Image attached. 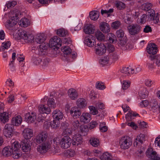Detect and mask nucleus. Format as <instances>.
Here are the masks:
<instances>
[{
    "mask_svg": "<svg viewBox=\"0 0 160 160\" xmlns=\"http://www.w3.org/2000/svg\"><path fill=\"white\" fill-rule=\"evenodd\" d=\"M46 37L44 34H39L37 35L35 41L37 43L41 44L39 48L35 51L36 54L39 56H43L47 54L48 43L45 42Z\"/></svg>",
    "mask_w": 160,
    "mask_h": 160,
    "instance_id": "nucleus-1",
    "label": "nucleus"
},
{
    "mask_svg": "<svg viewBox=\"0 0 160 160\" xmlns=\"http://www.w3.org/2000/svg\"><path fill=\"white\" fill-rule=\"evenodd\" d=\"M15 12L12 11L10 12L9 19L7 20L5 24L6 27L8 29L11 30L13 27L18 22V14L15 13Z\"/></svg>",
    "mask_w": 160,
    "mask_h": 160,
    "instance_id": "nucleus-2",
    "label": "nucleus"
},
{
    "mask_svg": "<svg viewBox=\"0 0 160 160\" xmlns=\"http://www.w3.org/2000/svg\"><path fill=\"white\" fill-rule=\"evenodd\" d=\"M14 38L17 39H23L26 42H31L34 39L32 35L28 34L25 31L18 30L13 34Z\"/></svg>",
    "mask_w": 160,
    "mask_h": 160,
    "instance_id": "nucleus-3",
    "label": "nucleus"
},
{
    "mask_svg": "<svg viewBox=\"0 0 160 160\" xmlns=\"http://www.w3.org/2000/svg\"><path fill=\"white\" fill-rule=\"evenodd\" d=\"M119 143L120 148L122 149H128L132 145L131 139L129 136L123 137L120 140Z\"/></svg>",
    "mask_w": 160,
    "mask_h": 160,
    "instance_id": "nucleus-4",
    "label": "nucleus"
},
{
    "mask_svg": "<svg viewBox=\"0 0 160 160\" xmlns=\"http://www.w3.org/2000/svg\"><path fill=\"white\" fill-rule=\"evenodd\" d=\"M41 143L37 148L38 151L41 153H46L51 148V142L48 140Z\"/></svg>",
    "mask_w": 160,
    "mask_h": 160,
    "instance_id": "nucleus-5",
    "label": "nucleus"
},
{
    "mask_svg": "<svg viewBox=\"0 0 160 160\" xmlns=\"http://www.w3.org/2000/svg\"><path fill=\"white\" fill-rule=\"evenodd\" d=\"M127 28L129 32L131 35H135L141 31L142 27L137 24H132L129 25Z\"/></svg>",
    "mask_w": 160,
    "mask_h": 160,
    "instance_id": "nucleus-6",
    "label": "nucleus"
},
{
    "mask_svg": "<svg viewBox=\"0 0 160 160\" xmlns=\"http://www.w3.org/2000/svg\"><path fill=\"white\" fill-rule=\"evenodd\" d=\"M84 32L86 34L84 40V43L87 46L90 47V24H86L84 27Z\"/></svg>",
    "mask_w": 160,
    "mask_h": 160,
    "instance_id": "nucleus-7",
    "label": "nucleus"
},
{
    "mask_svg": "<svg viewBox=\"0 0 160 160\" xmlns=\"http://www.w3.org/2000/svg\"><path fill=\"white\" fill-rule=\"evenodd\" d=\"M12 157L15 159H18L21 156V153L19 151L20 145L18 142L15 141L12 144Z\"/></svg>",
    "mask_w": 160,
    "mask_h": 160,
    "instance_id": "nucleus-8",
    "label": "nucleus"
},
{
    "mask_svg": "<svg viewBox=\"0 0 160 160\" xmlns=\"http://www.w3.org/2000/svg\"><path fill=\"white\" fill-rule=\"evenodd\" d=\"M122 107L123 109V111L126 112L127 111L129 112L126 115V118L127 121H131L133 117L138 115V114H135V113L132 112H129L130 108L126 104L122 106Z\"/></svg>",
    "mask_w": 160,
    "mask_h": 160,
    "instance_id": "nucleus-9",
    "label": "nucleus"
},
{
    "mask_svg": "<svg viewBox=\"0 0 160 160\" xmlns=\"http://www.w3.org/2000/svg\"><path fill=\"white\" fill-rule=\"evenodd\" d=\"M72 143V139L69 136H65L61 139L60 143L61 147L64 149L69 148Z\"/></svg>",
    "mask_w": 160,
    "mask_h": 160,
    "instance_id": "nucleus-10",
    "label": "nucleus"
},
{
    "mask_svg": "<svg viewBox=\"0 0 160 160\" xmlns=\"http://www.w3.org/2000/svg\"><path fill=\"white\" fill-rule=\"evenodd\" d=\"M13 125L12 124H7L4 127L3 133L7 137L10 138L14 131Z\"/></svg>",
    "mask_w": 160,
    "mask_h": 160,
    "instance_id": "nucleus-11",
    "label": "nucleus"
},
{
    "mask_svg": "<svg viewBox=\"0 0 160 160\" xmlns=\"http://www.w3.org/2000/svg\"><path fill=\"white\" fill-rule=\"evenodd\" d=\"M146 155L151 160H160V157L156 152L153 151L152 148H148L146 152Z\"/></svg>",
    "mask_w": 160,
    "mask_h": 160,
    "instance_id": "nucleus-12",
    "label": "nucleus"
},
{
    "mask_svg": "<svg viewBox=\"0 0 160 160\" xmlns=\"http://www.w3.org/2000/svg\"><path fill=\"white\" fill-rule=\"evenodd\" d=\"M49 45V47L58 48L61 45V40L58 37L54 36L50 40Z\"/></svg>",
    "mask_w": 160,
    "mask_h": 160,
    "instance_id": "nucleus-13",
    "label": "nucleus"
},
{
    "mask_svg": "<svg viewBox=\"0 0 160 160\" xmlns=\"http://www.w3.org/2000/svg\"><path fill=\"white\" fill-rule=\"evenodd\" d=\"M37 115L35 112H28L25 116V120L28 123H31L34 122L36 120Z\"/></svg>",
    "mask_w": 160,
    "mask_h": 160,
    "instance_id": "nucleus-14",
    "label": "nucleus"
},
{
    "mask_svg": "<svg viewBox=\"0 0 160 160\" xmlns=\"http://www.w3.org/2000/svg\"><path fill=\"white\" fill-rule=\"evenodd\" d=\"M157 47L154 43L149 44L147 48V50L148 52L150 54V56L154 55L158 51Z\"/></svg>",
    "mask_w": 160,
    "mask_h": 160,
    "instance_id": "nucleus-15",
    "label": "nucleus"
},
{
    "mask_svg": "<svg viewBox=\"0 0 160 160\" xmlns=\"http://www.w3.org/2000/svg\"><path fill=\"white\" fill-rule=\"evenodd\" d=\"M48 134L45 132H42L38 134L36 137V142L41 143L47 140Z\"/></svg>",
    "mask_w": 160,
    "mask_h": 160,
    "instance_id": "nucleus-16",
    "label": "nucleus"
},
{
    "mask_svg": "<svg viewBox=\"0 0 160 160\" xmlns=\"http://www.w3.org/2000/svg\"><path fill=\"white\" fill-rule=\"evenodd\" d=\"M100 29L103 33H108L110 32V27L109 24L105 22H101L99 25Z\"/></svg>",
    "mask_w": 160,
    "mask_h": 160,
    "instance_id": "nucleus-17",
    "label": "nucleus"
},
{
    "mask_svg": "<svg viewBox=\"0 0 160 160\" xmlns=\"http://www.w3.org/2000/svg\"><path fill=\"white\" fill-rule=\"evenodd\" d=\"M72 140V144L73 145L78 146L82 142V138L80 134H77L73 136Z\"/></svg>",
    "mask_w": 160,
    "mask_h": 160,
    "instance_id": "nucleus-18",
    "label": "nucleus"
},
{
    "mask_svg": "<svg viewBox=\"0 0 160 160\" xmlns=\"http://www.w3.org/2000/svg\"><path fill=\"white\" fill-rule=\"evenodd\" d=\"M70 113L72 117L76 118H79L81 113L80 110L76 107L72 108Z\"/></svg>",
    "mask_w": 160,
    "mask_h": 160,
    "instance_id": "nucleus-19",
    "label": "nucleus"
},
{
    "mask_svg": "<svg viewBox=\"0 0 160 160\" xmlns=\"http://www.w3.org/2000/svg\"><path fill=\"white\" fill-rule=\"evenodd\" d=\"M98 46V48L96 49L95 52L99 55H102L106 52V47L103 43H101Z\"/></svg>",
    "mask_w": 160,
    "mask_h": 160,
    "instance_id": "nucleus-20",
    "label": "nucleus"
},
{
    "mask_svg": "<svg viewBox=\"0 0 160 160\" xmlns=\"http://www.w3.org/2000/svg\"><path fill=\"white\" fill-rule=\"evenodd\" d=\"M149 15L148 16V19L149 21L153 20L156 23H158L159 21V18L157 14L155 16V12L153 10H150L149 12Z\"/></svg>",
    "mask_w": 160,
    "mask_h": 160,
    "instance_id": "nucleus-21",
    "label": "nucleus"
},
{
    "mask_svg": "<svg viewBox=\"0 0 160 160\" xmlns=\"http://www.w3.org/2000/svg\"><path fill=\"white\" fill-rule=\"evenodd\" d=\"M52 116L54 119L59 121L62 119L63 114L60 110L56 109L54 110L52 113Z\"/></svg>",
    "mask_w": 160,
    "mask_h": 160,
    "instance_id": "nucleus-22",
    "label": "nucleus"
},
{
    "mask_svg": "<svg viewBox=\"0 0 160 160\" xmlns=\"http://www.w3.org/2000/svg\"><path fill=\"white\" fill-rule=\"evenodd\" d=\"M23 134L25 139H29L33 136V131L29 128H25L23 130Z\"/></svg>",
    "mask_w": 160,
    "mask_h": 160,
    "instance_id": "nucleus-23",
    "label": "nucleus"
},
{
    "mask_svg": "<svg viewBox=\"0 0 160 160\" xmlns=\"http://www.w3.org/2000/svg\"><path fill=\"white\" fill-rule=\"evenodd\" d=\"M87 101L83 98H79L77 101L76 104L78 107L80 109L85 108L87 105Z\"/></svg>",
    "mask_w": 160,
    "mask_h": 160,
    "instance_id": "nucleus-24",
    "label": "nucleus"
},
{
    "mask_svg": "<svg viewBox=\"0 0 160 160\" xmlns=\"http://www.w3.org/2000/svg\"><path fill=\"white\" fill-rule=\"evenodd\" d=\"M90 114L87 112H83L80 117V121L84 123H87L90 121Z\"/></svg>",
    "mask_w": 160,
    "mask_h": 160,
    "instance_id": "nucleus-25",
    "label": "nucleus"
},
{
    "mask_svg": "<svg viewBox=\"0 0 160 160\" xmlns=\"http://www.w3.org/2000/svg\"><path fill=\"white\" fill-rule=\"evenodd\" d=\"M12 144L11 146L6 147L2 151V155L5 157H8L12 155Z\"/></svg>",
    "mask_w": 160,
    "mask_h": 160,
    "instance_id": "nucleus-26",
    "label": "nucleus"
},
{
    "mask_svg": "<svg viewBox=\"0 0 160 160\" xmlns=\"http://www.w3.org/2000/svg\"><path fill=\"white\" fill-rule=\"evenodd\" d=\"M38 109L39 111L42 114H48L51 112L50 108L44 105H39L38 107Z\"/></svg>",
    "mask_w": 160,
    "mask_h": 160,
    "instance_id": "nucleus-27",
    "label": "nucleus"
},
{
    "mask_svg": "<svg viewBox=\"0 0 160 160\" xmlns=\"http://www.w3.org/2000/svg\"><path fill=\"white\" fill-rule=\"evenodd\" d=\"M10 117L8 113L6 112H1L0 114V120L4 123L8 122Z\"/></svg>",
    "mask_w": 160,
    "mask_h": 160,
    "instance_id": "nucleus-28",
    "label": "nucleus"
},
{
    "mask_svg": "<svg viewBox=\"0 0 160 160\" xmlns=\"http://www.w3.org/2000/svg\"><path fill=\"white\" fill-rule=\"evenodd\" d=\"M145 135L144 134L140 133L136 139V140L134 142V146H137L138 144H142L145 141Z\"/></svg>",
    "mask_w": 160,
    "mask_h": 160,
    "instance_id": "nucleus-29",
    "label": "nucleus"
},
{
    "mask_svg": "<svg viewBox=\"0 0 160 160\" xmlns=\"http://www.w3.org/2000/svg\"><path fill=\"white\" fill-rule=\"evenodd\" d=\"M68 94L69 97L72 100H75L78 97V93L76 90L72 88L68 90Z\"/></svg>",
    "mask_w": 160,
    "mask_h": 160,
    "instance_id": "nucleus-30",
    "label": "nucleus"
},
{
    "mask_svg": "<svg viewBox=\"0 0 160 160\" xmlns=\"http://www.w3.org/2000/svg\"><path fill=\"white\" fill-rule=\"evenodd\" d=\"M22 122V118L20 115L13 118L12 120V123L13 126H19L21 124Z\"/></svg>",
    "mask_w": 160,
    "mask_h": 160,
    "instance_id": "nucleus-31",
    "label": "nucleus"
},
{
    "mask_svg": "<svg viewBox=\"0 0 160 160\" xmlns=\"http://www.w3.org/2000/svg\"><path fill=\"white\" fill-rule=\"evenodd\" d=\"M16 54L15 52L12 53V60L10 62L9 64V69L12 72H14L16 70L15 67L14 65V61L16 59Z\"/></svg>",
    "mask_w": 160,
    "mask_h": 160,
    "instance_id": "nucleus-32",
    "label": "nucleus"
},
{
    "mask_svg": "<svg viewBox=\"0 0 160 160\" xmlns=\"http://www.w3.org/2000/svg\"><path fill=\"white\" fill-rule=\"evenodd\" d=\"M95 36L97 39L100 41H104L105 36L100 31H97L95 32Z\"/></svg>",
    "mask_w": 160,
    "mask_h": 160,
    "instance_id": "nucleus-33",
    "label": "nucleus"
},
{
    "mask_svg": "<svg viewBox=\"0 0 160 160\" xmlns=\"http://www.w3.org/2000/svg\"><path fill=\"white\" fill-rule=\"evenodd\" d=\"M21 147L22 151L24 152H28L30 148V146L29 142H22L21 145H20V147Z\"/></svg>",
    "mask_w": 160,
    "mask_h": 160,
    "instance_id": "nucleus-34",
    "label": "nucleus"
},
{
    "mask_svg": "<svg viewBox=\"0 0 160 160\" xmlns=\"http://www.w3.org/2000/svg\"><path fill=\"white\" fill-rule=\"evenodd\" d=\"M18 24L22 27H27L30 24L29 20L26 18H23L19 22Z\"/></svg>",
    "mask_w": 160,
    "mask_h": 160,
    "instance_id": "nucleus-35",
    "label": "nucleus"
},
{
    "mask_svg": "<svg viewBox=\"0 0 160 160\" xmlns=\"http://www.w3.org/2000/svg\"><path fill=\"white\" fill-rule=\"evenodd\" d=\"M149 58L154 60L155 65L158 67H160V55L149 56Z\"/></svg>",
    "mask_w": 160,
    "mask_h": 160,
    "instance_id": "nucleus-36",
    "label": "nucleus"
},
{
    "mask_svg": "<svg viewBox=\"0 0 160 160\" xmlns=\"http://www.w3.org/2000/svg\"><path fill=\"white\" fill-rule=\"evenodd\" d=\"M99 16V12L98 11H91V19L93 21L97 20Z\"/></svg>",
    "mask_w": 160,
    "mask_h": 160,
    "instance_id": "nucleus-37",
    "label": "nucleus"
},
{
    "mask_svg": "<svg viewBox=\"0 0 160 160\" xmlns=\"http://www.w3.org/2000/svg\"><path fill=\"white\" fill-rule=\"evenodd\" d=\"M139 97L141 98H146L148 95V91L146 88H143L141 89L139 92Z\"/></svg>",
    "mask_w": 160,
    "mask_h": 160,
    "instance_id": "nucleus-38",
    "label": "nucleus"
},
{
    "mask_svg": "<svg viewBox=\"0 0 160 160\" xmlns=\"http://www.w3.org/2000/svg\"><path fill=\"white\" fill-rule=\"evenodd\" d=\"M110 60V56H107L102 57L99 60V63L102 65H105L108 64Z\"/></svg>",
    "mask_w": 160,
    "mask_h": 160,
    "instance_id": "nucleus-39",
    "label": "nucleus"
},
{
    "mask_svg": "<svg viewBox=\"0 0 160 160\" xmlns=\"http://www.w3.org/2000/svg\"><path fill=\"white\" fill-rule=\"evenodd\" d=\"M47 105L50 108H54L56 106L54 99L52 98H49L47 102Z\"/></svg>",
    "mask_w": 160,
    "mask_h": 160,
    "instance_id": "nucleus-40",
    "label": "nucleus"
},
{
    "mask_svg": "<svg viewBox=\"0 0 160 160\" xmlns=\"http://www.w3.org/2000/svg\"><path fill=\"white\" fill-rule=\"evenodd\" d=\"M57 34L60 37H63L68 34V31L63 28H60L57 30Z\"/></svg>",
    "mask_w": 160,
    "mask_h": 160,
    "instance_id": "nucleus-41",
    "label": "nucleus"
},
{
    "mask_svg": "<svg viewBox=\"0 0 160 160\" xmlns=\"http://www.w3.org/2000/svg\"><path fill=\"white\" fill-rule=\"evenodd\" d=\"M152 7V4L150 3L147 2L143 4L141 6V8L142 10L145 11H150V10H152L151 9Z\"/></svg>",
    "mask_w": 160,
    "mask_h": 160,
    "instance_id": "nucleus-42",
    "label": "nucleus"
},
{
    "mask_svg": "<svg viewBox=\"0 0 160 160\" xmlns=\"http://www.w3.org/2000/svg\"><path fill=\"white\" fill-rule=\"evenodd\" d=\"M3 45L0 47V51H4L5 49H7L10 48L11 44L10 41H8L2 43Z\"/></svg>",
    "mask_w": 160,
    "mask_h": 160,
    "instance_id": "nucleus-43",
    "label": "nucleus"
},
{
    "mask_svg": "<svg viewBox=\"0 0 160 160\" xmlns=\"http://www.w3.org/2000/svg\"><path fill=\"white\" fill-rule=\"evenodd\" d=\"M91 144L94 147H97L99 146L100 143L98 139L95 137H92L91 138Z\"/></svg>",
    "mask_w": 160,
    "mask_h": 160,
    "instance_id": "nucleus-44",
    "label": "nucleus"
},
{
    "mask_svg": "<svg viewBox=\"0 0 160 160\" xmlns=\"http://www.w3.org/2000/svg\"><path fill=\"white\" fill-rule=\"evenodd\" d=\"M79 131L82 135L85 136L87 134L88 132V129L86 126L82 125L79 128Z\"/></svg>",
    "mask_w": 160,
    "mask_h": 160,
    "instance_id": "nucleus-45",
    "label": "nucleus"
},
{
    "mask_svg": "<svg viewBox=\"0 0 160 160\" xmlns=\"http://www.w3.org/2000/svg\"><path fill=\"white\" fill-rule=\"evenodd\" d=\"M132 70H132V68L128 67H123L120 70V71L121 73L128 75L129 74L131 73H133L132 72Z\"/></svg>",
    "mask_w": 160,
    "mask_h": 160,
    "instance_id": "nucleus-46",
    "label": "nucleus"
},
{
    "mask_svg": "<svg viewBox=\"0 0 160 160\" xmlns=\"http://www.w3.org/2000/svg\"><path fill=\"white\" fill-rule=\"evenodd\" d=\"M115 6L119 9L121 10L125 8V4L120 1H117L115 3Z\"/></svg>",
    "mask_w": 160,
    "mask_h": 160,
    "instance_id": "nucleus-47",
    "label": "nucleus"
},
{
    "mask_svg": "<svg viewBox=\"0 0 160 160\" xmlns=\"http://www.w3.org/2000/svg\"><path fill=\"white\" fill-rule=\"evenodd\" d=\"M110 158H112V156L107 152L103 153L100 158L102 160H108Z\"/></svg>",
    "mask_w": 160,
    "mask_h": 160,
    "instance_id": "nucleus-48",
    "label": "nucleus"
},
{
    "mask_svg": "<svg viewBox=\"0 0 160 160\" xmlns=\"http://www.w3.org/2000/svg\"><path fill=\"white\" fill-rule=\"evenodd\" d=\"M121 22L119 21H116L112 22L111 27L114 29H118L121 25Z\"/></svg>",
    "mask_w": 160,
    "mask_h": 160,
    "instance_id": "nucleus-49",
    "label": "nucleus"
},
{
    "mask_svg": "<svg viewBox=\"0 0 160 160\" xmlns=\"http://www.w3.org/2000/svg\"><path fill=\"white\" fill-rule=\"evenodd\" d=\"M61 50L65 54L68 55L71 53V49L68 46H64L62 48Z\"/></svg>",
    "mask_w": 160,
    "mask_h": 160,
    "instance_id": "nucleus-50",
    "label": "nucleus"
},
{
    "mask_svg": "<svg viewBox=\"0 0 160 160\" xmlns=\"http://www.w3.org/2000/svg\"><path fill=\"white\" fill-rule=\"evenodd\" d=\"M59 121L54 119L53 121L51 122L50 123L51 126L52 128H56L59 126Z\"/></svg>",
    "mask_w": 160,
    "mask_h": 160,
    "instance_id": "nucleus-51",
    "label": "nucleus"
},
{
    "mask_svg": "<svg viewBox=\"0 0 160 160\" xmlns=\"http://www.w3.org/2000/svg\"><path fill=\"white\" fill-rule=\"evenodd\" d=\"M150 59V60L147 63V66L149 69H152L155 68L157 66L155 65L154 60L153 59Z\"/></svg>",
    "mask_w": 160,
    "mask_h": 160,
    "instance_id": "nucleus-52",
    "label": "nucleus"
},
{
    "mask_svg": "<svg viewBox=\"0 0 160 160\" xmlns=\"http://www.w3.org/2000/svg\"><path fill=\"white\" fill-rule=\"evenodd\" d=\"M95 87L97 89L101 90H103L106 88L104 84L100 82H98L96 83Z\"/></svg>",
    "mask_w": 160,
    "mask_h": 160,
    "instance_id": "nucleus-53",
    "label": "nucleus"
},
{
    "mask_svg": "<svg viewBox=\"0 0 160 160\" xmlns=\"http://www.w3.org/2000/svg\"><path fill=\"white\" fill-rule=\"evenodd\" d=\"M72 125L74 127V129H78L81 125L79 121L77 120H74L72 122Z\"/></svg>",
    "mask_w": 160,
    "mask_h": 160,
    "instance_id": "nucleus-54",
    "label": "nucleus"
},
{
    "mask_svg": "<svg viewBox=\"0 0 160 160\" xmlns=\"http://www.w3.org/2000/svg\"><path fill=\"white\" fill-rule=\"evenodd\" d=\"M109 56L114 61H117L119 58V55L117 54V52H114L110 53V55Z\"/></svg>",
    "mask_w": 160,
    "mask_h": 160,
    "instance_id": "nucleus-55",
    "label": "nucleus"
},
{
    "mask_svg": "<svg viewBox=\"0 0 160 160\" xmlns=\"http://www.w3.org/2000/svg\"><path fill=\"white\" fill-rule=\"evenodd\" d=\"M130 82L129 81H123L122 88L123 90H126L130 86Z\"/></svg>",
    "mask_w": 160,
    "mask_h": 160,
    "instance_id": "nucleus-56",
    "label": "nucleus"
},
{
    "mask_svg": "<svg viewBox=\"0 0 160 160\" xmlns=\"http://www.w3.org/2000/svg\"><path fill=\"white\" fill-rule=\"evenodd\" d=\"M98 113L97 108L93 106H91V114L93 115H97Z\"/></svg>",
    "mask_w": 160,
    "mask_h": 160,
    "instance_id": "nucleus-57",
    "label": "nucleus"
},
{
    "mask_svg": "<svg viewBox=\"0 0 160 160\" xmlns=\"http://www.w3.org/2000/svg\"><path fill=\"white\" fill-rule=\"evenodd\" d=\"M17 4V2L15 1H9L6 4L8 8H12L14 7Z\"/></svg>",
    "mask_w": 160,
    "mask_h": 160,
    "instance_id": "nucleus-58",
    "label": "nucleus"
},
{
    "mask_svg": "<svg viewBox=\"0 0 160 160\" xmlns=\"http://www.w3.org/2000/svg\"><path fill=\"white\" fill-rule=\"evenodd\" d=\"M116 34L118 38H121L124 36V32L122 30L119 29L117 31Z\"/></svg>",
    "mask_w": 160,
    "mask_h": 160,
    "instance_id": "nucleus-59",
    "label": "nucleus"
},
{
    "mask_svg": "<svg viewBox=\"0 0 160 160\" xmlns=\"http://www.w3.org/2000/svg\"><path fill=\"white\" fill-rule=\"evenodd\" d=\"M113 12V9L111 8L108 10H103L102 9L101 10V13L103 15L104 14H107L109 15V14L112 13Z\"/></svg>",
    "mask_w": 160,
    "mask_h": 160,
    "instance_id": "nucleus-60",
    "label": "nucleus"
},
{
    "mask_svg": "<svg viewBox=\"0 0 160 160\" xmlns=\"http://www.w3.org/2000/svg\"><path fill=\"white\" fill-rule=\"evenodd\" d=\"M99 96L97 93H96L93 90H92L91 92V98L95 99L98 98Z\"/></svg>",
    "mask_w": 160,
    "mask_h": 160,
    "instance_id": "nucleus-61",
    "label": "nucleus"
},
{
    "mask_svg": "<svg viewBox=\"0 0 160 160\" xmlns=\"http://www.w3.org/2000/svg\"><path fill=\"white\" fill-rule=\"evenodd\" d=\"M45 117L42 114H39L38 115L37 120L38 122H43L45 121Z\"/></svg>",
    "mask_w": 160,
    "mask_h": 160,
    "instance_id": "nucleus-62",
    "label": "nucleus"
},
{
    "mask_svg": "<svg viewBox=\"0 0 160 160\" xmlns=\"http://www.w3.org/2000/svg\"><path fill=\"white\" fill-rule=\"evenodd\" d=\"M127 41L125 38L123 39H120L118 41L119 45L121 46H124L126 44Z\"/></svg>",
    "mask_w": 160,
    "mask_h": 160,
    "instance_id": "nucleus-63",
    "label": "nucleus"
},
{
    "mask_svg": "<svg viewBox=\"0 0 160 160\" xmlns=\"http://www.w3.org/2000/svg\"><path fill=\"white\" fill-rule=\"evenodd\" d=\"M155 144L156 146H157L160 148V135L156 138Z\"/></svg>",
    "mask_w": 160,
    "mask_h": 160,
    "instance_id": "nucleus-64",
    "label": "nucleus"
}]
</instances>
